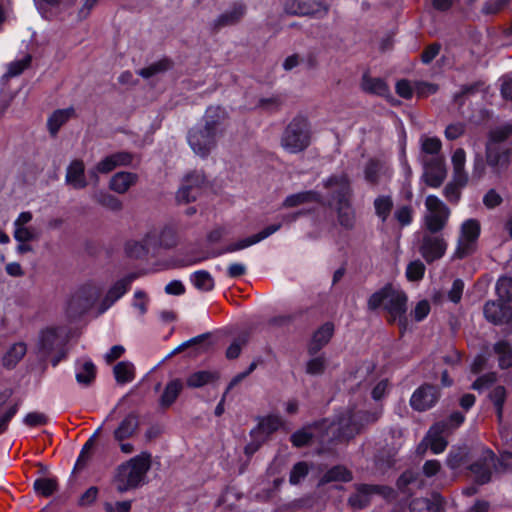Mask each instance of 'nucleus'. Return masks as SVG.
Listing matches in <instances>:
<instances>
[{
    "label": "nucleus",
    "mask_w": 512,
    "mask_h": 512,
    "mask_svg": "<svg viewBox=\"0 0 512 512\" xmlns=\"http://www.w3.org/2000/svg\"><path fill=\"white\" fill-rule=\"evenodd\" d=\"M228 118L227 111L220 106H211L206 110L203 123L191 128L187 136L189 146L196 155L207 157L216 148L217 135L222 132L221 127Z\"/></svg>",
    "instance_id": "obj_1"
},
{
    "label": "nucleus",
    "mask_w": 512,
    "mask_h": 512,
    "mask_svg": "<svg viewBox=\"0 0 512 512\" xmlns=\"http://www.w3.org/2000/svg\"><path fill=\"white\" fill-rule=\"evenodd\" d=\"M407 296L403 291L397 290L391 283L374 292L367 300V308L375 311L382 307L388 314L389 323L398 322L401 332L407 327Z\"/></svg>",
    "instance_id": "obj_2"
},
{
    "label": "nucleus",
    "mask_w": 512,
    "mask_h": 512,
    "mask_svg": "<svg viewBox=\"0 0 512 512\" xmlns=\"http://www.w3.org/2000/svg\"><path fill=\"white\" fill-rule=\"evenodd\" d=\"M150 467L151 454L148 452H142L121 464L117 468L114 479L117 491L124 493L137 488L143 482Z\"/></svg>",
    "instance_id": "obj_3"
},
{
    "label": "nucleus",
    "mask_w": 512,
    "mask_h": 512,
    "mask_svg": "<svg viewBox=\"0 0 512 512\" xmlns=\"http://www.w3.org/2000/svg\"><path fill=\"white\" fill-rule=\"evenodd\" d=\"M312 132L308 119L295 116L285 127L280 138V146L290 154L305 151L311 144Z\"/></svg>",
    "instance_id": "obj_4"
},
{
    "label": "nucleus",
    "mask_w": 512,
    "mask_h": 512,
    "mask_svg": "<svg viewBox=\"0 0 512 512\" xmlns=\"http://www.w3.org/2000/svg\"><path fill=\"white\" fill-rule=\"evenodd\" d=\"M428 213L424 216L425 230L441 232L447 225L450 209L436 196L429 195L425 200Z\"/></svg>",
    "instance_id": "obj_5"
},
{
    "label": "nucleus",
    "mask_w": 512,
    "mask_h": 512,
    "mask_svg": "<svg viewBox=\"0 0 512 512\" xmlns=\"http://www.w3.org/2000/svg\"><path fill=\"white\" fill-rule=\"evenodd\" d=\"M481 225L476 219H468L461 225L460 236L454 257L463 259L471 255L476 249V241L480 235Z\"/></svg>",
    "instance_id": "obj_6"
},
{
    "label": "nucleus",
    "mask_w": 512,
    "mask_h": 512,
    "mask_svg": "<svg viewBox=\"0 0 512 512\" xmlns=\"http://www.w3.org/2000/svg\"><path fill=\"white\" fill-rule=\"evenodd\" d=\"M446 249L447 242L440 232L423 231L418 251L427 263H432L442 258Z\"/></svg>",
    "instance_id": "obj_7"
},
{
    "label": "nucleus",
    "mask_w": 512,
    "mask_h": 512,
    "mask_svg": "<svg viewBox=\"0 0 512 512\" xmlns=\"http://www.w3.org/2000/svg\"><path fill=\"white\" fill-rule=\"evenodd\" d=\"M206 185V177L201 171H192L185 175L182 184L176 192V201L178 204H188L194 202L202 194Z\"/></svg>",
    "instance_id": "obj_8"
},
{
    "label": "nucleus",
    "mask_w": 512,
    "mask_h": 512,
    "mask_svg": "<svg viewBox=\"0 0 512 512\" xmlns=\"http://www.w3.org/2000/svg\"><path fill=\"white\" fill-rule=\"evenodd\" d=\"M355 492L348 498V504L353 509H363L370 504L371 497L379 494L384 497H389L393 490L388 486L370 485V484H355Z\"/></svg>",
    "instance_id": "obj_9"
},
{
    "label": "nucleus",
    "mask_w": 512,
    "mask_h": 512,
    "mask_svg": "<svg viewBox=\"0 0 512 512\" xmlns=\"http://www.w3.org/2000/svg\"><path fill=\"white\" fill-rule=\"evenodd\" d=\"M98 298L96 287L86 285L80 288L70 299L67 306V313L70 317H78L92 307Z\"/></svg>",
    "instance_id": "obj_10"
},
{
    "label": "nucleus",
    "mask_w": 512,
    "mask_h": 512,
    "mask_svg": "<svg viewBox=\"0 0 512 512\" xmlns=\"http://www.w3.org/2000/svg\"><path fill=\"white\" fill-rule=\"evenodd\" d=\"M422 163L424 166L422 175L424 182L433 188L440 187L447 176L444 157H422Z\"/></svg>",
    "instance_id": "obj_11"
},
{
    "label": "nucleus",
    "mask_w": 512,
    "mask_h": 512,
    "mask_svg": "<svg viewBox=\"0 0 512 512\" xmlns=\"http://www.w3.org/2000/svg\"><path fill=\"white\" fill-rule=\"evenodd\" d=\"M335 425L337 427L333 431V434L335 439L338 441H349L356 435L362 433L359 427V423L356 420L355 408H348L343 413H341L338 416Z\"/></svg>",
    "instance_id": "obj_12"
},
{
    "label": "nucleus",
    "mask_w": 512,
    "mask_h": 512,
    "mask_svg": "<svg viewBox=\"0 0 512 512\" xmlns=\"http://www.w3.org/2000/svg\"><path fill=\"white\" fill-rule=\"evenodd\" d=\"M328 6L315 0H288L285 11L290 15L324 17L328 13Z\"/></svg>",
    "instance_id": "obj_13"
},
{
    "label": "nucleus",
    "mask_w": 512,
    "mask_h": 512,
    "mask_svg": "<svg viewBox=\"0 0 512 512\" xmlns=\"http://www.w3.org/2000/svg\"><path fill=\"white\" fill-rule=\"evenodd\" d=\"M440 397L438 387L431 384H423L412 394L410 399L411 407L419 412L432 408Z\"/></svg>",
    "instance_id": "obj_14"
},
{
    "label": "nucleus",
    "mask_w": 512,
    "mask_h": 512,
    "mask_svg": "<svg viewBox=\"0 0 512 512\" xmlns=\"http://www.w3.org/2000/svg\"><path fill=\"white\" fill-rule=\"evenodd\" d=\"M133 156L126 151L116 152L108 155L99 161L90 171V176L98 181V174H107L120 166H128L131 164Z\"/></svg>",
    "instance_id": "obj_15"
},
{
    "label": "nucleus",
    "mask_w": 512,
    "mask_h": 512,
    "mask_svg": "<svg viewBox=\"0 0 512 512\" xmlns=\"http://www.w3.org/2000/svg\"><path fill=\"white\" fill-rule=\"evenodd\" d=\"M324 187L332 191V198L336 204L351 202L353 191L345 173L330 176L324 182Z\"/></svg>",
    "instance_id": "obj_16"
},
{
    "label": "nucleus",
    "mask_w": 512,
    "mask_h": 512,
    "mask_svg": "<svg viewBox=\"0 0 512 512\" xmlns=\"http://www.w3.org/2000/svg\"><path fill=\"white\" fill-rule=\"evenodd\" d=\"M494 466L495 455L492 451L486 450L469 466V470L474 475L475 482L483 485L491 480L492 468Z\"/></svg>",
    "instance_id": "obj_17"
},
{
    "label": "nucleus",
    "mask_w": 512,
    "mask_h": 512,
    "mask_svg": "<svg viewBox=\"0 0 512 512\" xmlns=\"http://www.w3.org/2000/svg\"><path fill=\"white\" fill-rule=\"evenodd\" d=\"M449 434L448 422H437L428 431L426 437L423 439L422 444H426L433 453L438 454L445 450L447 447V440L444 435Z\"/></svg>",
    "instance_id": "obj_18"
},
{
    "label": "nucleus",
    "mask_w": 512,
    "mask_h": 512,
    "mask_svg": "<svg viewBox=\"0 0 512 512\" xmlns=\"http://www.w3.org/2000/svg\"><path fill=\"white\" fill-rule=\"evenodd\" d=\"M503 302L500 299L486 302L483 312L487 321L494 325H502L512 319V308Z\"/></svg>",
    "instance_id": "obj_19"
},
{
    "label": "nucleus",
    "mask_w": 512,
    "mask_h": 512,
    "mask_svg": "<svg viewBox=\"0 0 512 512\" xmlns=\"http://www.w3.org/2000/svg\"><path fill=\"white\" fill-rule=\"evenodd\" d=\"M139 427V415L135 412H131L124 417L118 427L114 430V439L117 442H123L126 439L132 438L137 434Z\"/></svg>",
    "instance_id": "obj_20"
},
{
    "label": "nucleus",
    "mask_w": 512,
    "mask_h": 512,
    "mask_svg": "<svg viewBox=\"0 0 512 512\" xmlns=\"http://www.w3.org/2000/svg\"><path fill=\"white\" fill-rule=\"evenodd\" d=\"M334 333V325L326 322L320 326L313 334L308 345V354L316 355L325 345L328 344Z\"/></svg>",
    "instance_id": "obj_21"
},
{
    "label": "nucleus",
    "mask_w": 512,
    "mask_h": 512,
    "mask_svg": "<svg viewBox=\"0 0 512 512\" xmlns=\"http://www.w3.org/2000/svg\"><path fill=\"white\" fill-rule=\"evenodd\" d=\"M138 278L137 273H130L122 279L118 280L107 292L104 300L103 306L108 308L112 305L116 300H118L121 296L125 294V292L130 287L131 283Z\"/></svg>",
    "instance_id": "obj_22"
},
{
    "label": "nucleus",
    "mask_w": 512,
    "mask_h": 512,
    "mask_svg": "<svg viewBox=\"0 0 512 512\" xmlns=\"http://www.w3.org/2000/svg\"><path fill=\"white\" fill-rule=\"evenodd\" d=\"M85 166L82 160H73L66 171V183L74 189H84L88 183L85 178Z\"/></svg>",
    "instance_id": "obj_23"
},
{
    "label": "nucleus",
    "mask_w": 512,
    "mask_h": 512,
    "mask_svg": "<svg viewBox=\"0 0 512 512\" xmlns=\"http://www.w3.org/2000/svg\"><path fill=\"white\" fill-rule=\"evenodd\" d=\"M138 181V175L132 172H118L109 181L110 190L124 194Z\"/></svg>",
    "instance_id": "obj_24"
},
{
    "label": "nucleus",
    "mask_w": 512,
    "mask_h": 512,
    "mask_svg": "<svg viewBox=\"0 0 512 512\" xmlns=\"http://www.w3.org/2000/svg\"><path fill=\"white\" fill-rule=\"evenodd\" d=\"M510 150L502 149L490 142L486 146V159L489 166L493 168H503L509 163Z\"/></svg>",
    "instance_id": "obj_25"
},
{
    "label": "nucleus",
    "mask_w": 512,
    "mask_h": 512,
    "mask_svg": "<svg viewBox=\"0 0 512 512\" xmlns=\"http://www.w3.org/2000/svg\"><path fill=\"white\" fill-rule=\"evenodd\" d=\"M246 12V6L242 3H236L233 7L222 13L214 22V28L220 29L226 26L237 24Z\"/></svg>",
    "instance_id": "obj_26"
},
{
    "label": "nucleus",
    "mask_w": 512,
    "mask_h": 512,
    "mask_svg": "<svg viewBox=\"0 0 512 512\" xmlns=\"http://www.w3.org/2000/svg\"><path fill=\"white\" fill-rule=\"evenodd\" d=\"M60 345V339L53 328L43 330L39 336L38 351L43 358L49 356Z\"/></svg>",
    "instance_id": "obj_27"
},
{
    "label": "nucleus",
    "mask_w": 512,
    "mask_h": 512,
    "mask_svg": "<svg viewBox=\"0 0 512 512\" xmlns=\"http://www.w3.org/2000/svg\"><path fill=\"white\" fill-rule=\"evenodd\" d=\"M442 498L435 493L432 498H416L409 505L410 512H439Z\"/></svg>",
    "instance_id": "obj_28"
},
{
    "label": "nucleus",
    "mask_w": 512,
    "mask_h": 512,
    "mask_svg": "<svg viewBox=\"0 0 512 512\" xmlns=\"http://www.w3.org/2000/svg\"><path fill=\"white\" fill-rule=\"evenodd\" d=\"M319 202V194L316 191H302L287 196L281 204L282 208H294L300 205Z\"/></svg>",
    "instance_id": "obj_29"
},
{
    "label": "nucleus",
    "mask_w": 512,
    "mask_h": 512,
    "mask_svg": "<svg viewBox=\"0 0 512 512\" xmlns=\"http://www.w3.org/2000/svg\"><path fill=\"white\" fill-rule=\"evenodd\" d=\"M335 210L340 226L347 230L353 229L356 223V214L351 202L336 204Z\"/></svg>",
    "instance_id": "obj_30"
},
{
    "label": "nucleus",
    "mask_w": 512,
    "mask_h": 512,
    "mask_svg": "<svg viewBox=\"0 0 512 512\" xmlns=\"http://www.w3.org/2000/svg\"><path fill=\"white\" fill-rule=\"evenodd\" d=\"M493 352L497 356L500 369L512 367V345L506 340H500L493 345Z\"/></svg>",
    "instance_id": "obj_31"
},
{
    "label": "nucleus",
    "mask_w": 512,
    "mask_h": 512,
    "mask_svg": "<svg viewBox=\"0 0 512 512\" xmlns=\"http://www.w3.org/2000/svg\"><path fill=\"white\" fill-rule=\"evenodd\" d=\"M91 197L98 205L112 212H120L123 209L122 201L104 190L95 191Z\"/></svg>",
    "instance_id": "obj_32"
},
{
    "label": "nucleus",
    "mask_w": 512,
    "mask_h": 512,
    "mask_svg": "<svg viewBox=\"0 0 512 512\" xmlns=\"http://www.w3.org/2000/svg\"><path fill=\"white\" fill-rule=\"evenodd\" d=\"M75 114L72 107L56 110L48 119L47 126L51 135L55 136L60 127L64 125Z\"/></svg>",
    "instance_id": "obj_33"
},
{
    "label": "nucleus",
    "mask_w": 512,
    "mask_h": 512,
    "mask_svg": "<svg viewBox=\"0 0 512 512\" xmlns=\"http://www.w3.org/2000/svg\"><path fill=\"white\" fill-rule=\"evenodd\" d=\"M281 426V419L277 416H268L259 422L257 428L252 430L251 435H258L259 437H265V441L268 436L275 432Z\"/></svg>",
    "instance_id": "obj_34"
},
{
    "label": "nucleus",
    "mask_w": 512,
    "mask_h": 512,
    "mask_svg": "<svg viewBox=\"0 0 512 512\" xmlns=\"http://www.w3.org/2000/svg\"><path fill=\"white\" fill-rule=\"evenodd\" d=\"M182 388L183 384L180 379L171 380L166 385L164 392L160 397V405L163 408H168L169 406H171L179 396Z\"/></svg>",
    "instance_id": "obj_35"
},
{
    "label": "nucleus",
    "mask_w": 512,
    "mask_h": 512,
    "mask_svg": "<svg viewBox=\"0 0 512 512\" xmlns=\"http://www.w3.org/2000/svg\"><path fill=\"white\" fill-rule=\"evenodd\" d=\"M361 87L365 92L376 94L379 96H387L389 88L386 82L380 78H372L364 75L362 78Z\"/></svg>",
    "instance_id": "obj_36"
},
{
    "label": "nucleus",
    "mask_w": 512,
    "mask_h": 512,
    "mask_svg": "<svg viewBox=\"0 0 512 512\" xmlns=\"http://www.w3.org/2000/svg\"><path fill=\"white\" fill-rule=\"evenodd\" d=\"M382 411V407H377L372 410L355 409L356 420L359 423L361 432H363L368 425L376 423L380 419Z\"/></svg>",
    "instance_id": "obj_37"
},
{
    "label": "nucleus",
    "mask_w": 512,
    "mask_h": 512,
    "mask_svg": "<svg viewBox=\"0 0 512 512\" xmlns=\"http://www.w3.org/2000/svg\"><path fill=\"white\" fill-rule=\"evenodd\" d=\"M96 367L91 361L83 362L76 373V380L80 385L90 386L96 378Z\"/></svg>",
    "instance_id": "obj_38"
},
{
    "label": "nucleus",
    "mask_w": 512,
    "mask_h": 512,
    "mask_svg": "<svg viewBox=\"0 0 512 512\" xmlns=\"http://www.w3.org/2000/svg\"><path fill=\"white\" fill-rule=\"evenodd\" d=\"M452 164H453V170L456 180L460 184H466L467 183V175L464 171V165H465V151L462 148L456 149L452 156Z\"/></svg>",
    "instance_id": "obj_39"
},
{
    "label": "nucleus",
    "mask_w": 512,
    "mask_h": 512,
    "mask_svg": "<svg viewBox=\"0 0 512 512\" xmlns=\"http://www.w3.org/2000/svg\"><path fill=\"white\" fill-rule=\"evenodd\" d=\"M484 88V82L483 81H476L471 84H465L461 86V89L459 92H457L453 96V101L459 106H463L465 100L469 98L472 95H475L476 93L482 91Z\"/></svg>",
    "instance_id": "obj_40"
},
{
    "label": "nucleus",
    "mask_w": 512,
    "mask_h": 512,
    "mask_svg": "<svg viewBox=\"0 0 512 512\" xmlns=\"http://www.w3.org/2000/svg\"><path fill=\"white\" fill-rule=\"evenodd\" d=\"M219 378L218 372L197 371L187 378V385L192 388L202 387Z\"/></svg>",
    "instance_id": "obj_41"
},
{
    "label": "nucleus",
    "mask_w": 512,
    "mask_h": 512,
    "mask_svg": "<svg viewBox=\"0 0 512 512\" xmlns=\"http://www.w3.org/2000/svg\"><path fill=\"white\" fill-rule=\"evenodd\" d=\"M352 480L351 472L342 465H337L329 469L321 478V483L332 481L349 482Z\"/></svg>",
    "instance_id": "obj_42"
},
{
    "label": "nucleus",
    "mask_w": 512,
    "mask_h": 512,
    "mask_svg": "<svg viewBox=\"0 0 512 512\" xmlns=\"http://www.w3.org/2000/svg\"><path fill=\"white\" fill-rule=\"evenodd\" d=\"M26 354V345L16 343L3 356V365L7 368H13Z\"/></svg>",
    "instance_id": "obj_43"
},
{
    "label": "nucleus",
    "mask_w": 512,
    "mask_h": 512,
    "mask_svg": "<svg viewBox=\"0 0 512 512\" xmlns=\"http://www.w3.org/2000/svg\"><path fill=\"white\" fill-rule=\"evenodd\" d=\"M115 379L118 383L124 384L134 379L135 371L132 363L127 361L119 362L113 369Z\"/></svg>",
    "instance_id": "obj_44"
},
{
    "label": "nucleus",
    "mask_w": 512,
    "mask_h": 512,
    "mask_svg": "<svg viewBox=\"0 0 512 512\" xmlns=\"http://www.w3.org/2000/svg\"><path fill=\"white\" fill-rule=\"evenodd\" d=\"M125 252L129 257L139 259L145 257L150 252V250L148 249V246L143 238L140 241H128L125 245Z\"/></svg>",
    "instance_id": "obj_45"
},
{
    "label": "nucleus",
    "mask_w": 512,
    "mask_h": 512,
    "mask_svg": "<svg viewBox=\"0 0 512 512\" xmlns=\"http://www.w3.org/2000/svg\"><path fill=\"white\" fill-rule=\"evenodd\" d=\"M442 143L437 137H424L421 140V151L425 154L423 157H436L441 156L440 151Z\"/></svg>",
    "instance_id": "obj_46"
},
{
    "label": "nucleus",
    "mask_w": 512,
    "mask_h": 512,
    "mask_svg": "<svg viewBox=\"0 0 512 512\" xmlns=\"http://www.w3.org/2000/svg\"><path fill=\"white\" fill-rule=\"evenodd\" d=\"M172 66V63L168 59H162L160 61H157L153 64H151L148 67L142 68L138 71V74L142 76L143 78H150L154 75H157L159 73H163L167 70H169Z\"/></svg>",
    "instance_id": "obj_47"
},
{
    "label": "nucleus",
    "mask_w": 512,
    "mask_h": 512,
    "mask_svg": "<svg viewBox=\"0 0 512 512\" xmlns=\"http://www.w3.org/2000/svg\"><path fill=\"white\" fill-rule=\"evenodd\" d=\"M34 490L44 497H49L58 490V483L55 479L40 478L34 482Z\"/></svg>",
    "instance_id": "obj_48"
},
{
    "label": "nucleus",
    "mask_w": 512,
    "mask_h": 512,
    "mask_svg": "<svg viewBox=\"0 0 512 512\" xmlns=\"http://www.w3.org/2000/svg\"><path fill=\"white\" fill-rule=\"evenodd\" d=\"M468 449L466 447H459L451 450L447 458V466L451 469H457L467 462Z\"/></svg>",
    "instance_id": "obj_49"
},
{
    "label": "nucleus",
    "mask_w": 512,
    "mask_h": 512,
    "mask_svg": "<svg viewBox=\"0 0 512 512\" xmlns=\"http://www.w3.org/2000/svg\"><path fill=\"white\" fill-rule=\"evenodd\" d=\"M496 292L501 301H512V277H500L496 284Z\"/></svg>",
    "instance_id": "obj_50"
},
{
    "label": "nucleus",
    "mask_w": 512,
    "mask_h": 512,
    "mask_svg": "<svg viewBox=\"0 0 512 512\" xmlns=\"http://www.w3.org/2000/svg\"><path fill=\"white\" fill-rule=\"evenodd\" d=\"M283 104V99L279 95H273L271 97H263L258 100L256 105L257 109L262 111L273 113L278 111Z\"/></svg>",
    "instance_id": "obj_51"
},
{
    "label": "nucleus",
    "mask_w": 512,
    "mask_h": 512,
    "mask_svg": "<svg viewBox=\"0 0 512 512\" xmlns=\"http://www.w3.org/2000/svg\"><path fill=\"white\" fill-rule=\"evenodd\" d=\"M374 207L377 216L384 222L393 208L392 199L389 196L378 197L374 201Z\"/></svg>",
    "instance_id": "obj_52"
},
{
    "label": "nucleus",
    "mask_w": 512,
    "mask_h": 512,
    "mask_svg": "<svg viewBox=\"0 0 512 512\" xmlns=\"http://www.w3.org/2000/svg\"><path fill=\"white\" fill-rule=\"evenodd\" d=\"M192 281L198 289L203 291H210L214 287L213 278L204 270L195 272Z\"/></svg>",
    "instance_id": "obj_53"
},
{
    "label": "nucleus",
    "mask_w": 512,
    "mask_h": 512,
    "mask_svg": "<svg viewBox=\"0 0 512 512\" xmlns=\"http://www.w3.org/2000/svg\"><path fill=\"white\" fill-rule=\"evenodd\" d=\"M490 399L496 407L499 420L502 418L503 406L506 399V389L504 386H496L490 393Z\"/></svg>",
    "instance_id": "obj_54"
},
{
    "label": "nucleus",
    "mask_w": 512,
    "mask_h": 512,
    "mask_svg": "<svg viewBox=\"0 0 512 512\" xmlns=\"http://www.w3.org/2000/svg\"><path fill=\"white\" fill-rule=\"evenodd\" d=\"M32 61V56L27 54L22 60L14 61L9 64L5 77L11 78L20 75L27 69Z\"/></svg>",
    "instance_id": "obj_55"
},
{
    "label": "nucleus",
    "mask_w": 512,
    "mask_h": 512,
    "mask_svg": "<svg viewBox=\"0 0 512 512\" xmlns=\"http://www.w3.org/2000/svg\"><path fill=\"white\" fill-rule=\"evenodd\" d=\"M312 427H306L301 430L294 432L291 435V442L295 447H303L308 445L311 439L314 437V433L311 432Z\"/></svg>",
    "instance_id": "obj_56"
},
{
    "label": "nucleus",
    "mask_w": 512,
    "mask_h": 512,
    "mask_svg": "<svg viewBox=\"0 0 512 512\" xmlns=\"http://www.w3.org/2000/svg\"><path fill=\"white\" fill-rule=\"evenodd\" d=\"M159 229L162 248L169 249L177 244L176 230L171 226H164Z\"/></svg>",
    "instance_id": "obj_57"
},
{
    "label": "nucleus",
    "mask_w": 512,
    "mask_h": 512,
    "mask_svg": "<svg viewBox=\"0 0 512 512\" xmlns=\"http://www.w3.org/2000/svg\"><path fill=\"white\" fill-rule=\"evenodd\" d=\"M466 184H460L455 176H453V180L449 182L444 188V195L448 201L452 203H457L461 196V188Z\"/></svg>",
    "instance_id": "obj_58"
},
{
    "label": "nucleus",
    "mask_w": 512,
    "mask_h": 512,
    "mask_svg": "<svg viewBox=\"0 0 512 512\" xmlns=\"http://www.w3.org/2000/svg\"><path fill=\"white\" fill-rule=\"evenodd\" d=\"M327 366L326 358L321 355L309 360L306 364V373L309 375H321L324 373Z\"/></svg>",
    "instance_id": "obj_59"
},
{
    "label": "nucleus",
    "mask_w": 512,
    "mask_h": 512,
    "mask_svg": "<svg viewBox=\"0 0 512 512\" xmlns=\"http://www.w3.org/2000/svg\"><path fill=\"white\" fill-rule=\"evenodd\" d=\"M425 265L420 260L412 261L406 269V277L409 281H419L423 278Z\"/></svg>",
    "instance_id": "obj_60"
},
{
    "label": "nucleus",
    "mask_w": 512,
    "mask_h": 512,
    "mask_svg": "<svg viewBox=\"0 0 512 512\" xmlns=\"http://www.w3.org/2000/svg\"><path fill=\"white\" fill-rule=\"evenodd\" d=\"M511 135H512V124H506L502 127L496 128L490 132L489 142L496 145L497 143L503 142Z\"/></svg>",
    "instance_id": "obj_61"
},
{
    "label": "nucleus",
    "mask_w": 512,
    "mask_h": 512,
    "mask_svg": "<svg viewBox=\"0 0 512 512\" xmlns=\"http://www.w3.org/2000/svg\"><path fill=\"white\" fill-rule=\"evenodd\" d=\"M247 342L248 338L245 335L236 338L227 348L226 357L230 360L238 358L242 348L247 344Z\"/></svg>",
    "instance_id": "obj_62"
},
{
    "label": "nucleus",
    "mask_w": 512,
    "mask_h": 512,
    "mask_svg": "<svg viewBox=\"0 0 512 512\" xmlns=\"http://www.w3.org/2000/svg\"><path fill=\"white\" fill-rule=\"evenodd\" d=\"M14 238L18 242H29L36 240L38 238V235L35 229L31 227H17L14 231Z\"/></svg>",
    "instance_id": "obj_63"
},
{
    "label": "nucleus",
    "mask_w": 512,
    "mask_h": 512,
    "mask_svg": "<svg viewBox=\"0 0 512 512\" xmlns=\"http://www.w3.org/2000/svg\"><path fill=\"white\" fill-rule=\"evenodd\" d=\"M308 474V465L305 462L296 463L290 472V482L298 484Z\"/></svg>",
    "instance_id": "obj_64"
}]
</instances>
